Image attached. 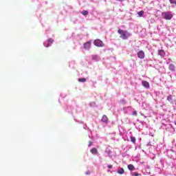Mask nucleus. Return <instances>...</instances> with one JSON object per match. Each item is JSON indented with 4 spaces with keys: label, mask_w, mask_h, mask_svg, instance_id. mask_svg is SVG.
Listing matches in <instances>:
<instances>
[{
    "label": "nucleus",
    "mask_w": 176,
    "mask_h": 176,
    "mask_svg": "<svg viewBox=\"0 0 176 176\" xmlns=\"http://www.w3.org/2000/svg\"><path fill=\"white\" fill-rule=\"evenodd\" d=\"M118 32L120 34V38H121V39H127V34H129V32H127V30L119 29L118 30Z\"/></svg>",
    "instance_id": "1"
},
{
    "label": "nucleus",
    "mask_w": 176,
    "mask_h": 176,
    "mask_svg": "<svg viewBox=\"0 0 176 176\" xmlns=\"http://www.w3.org/2000/svg\"><path fill=\"white\" fill-rule=\"evenodd\" d=\"M94 45L98 47H104V43L100 39L95 40L94 41Z\"/></svg>",
    "instance_id": "2"
},
{
    "label": "nucleus",
    "mask_w": 176,
    "mask_h": 176,
    "mask_svg": "<svg viewBox=\"0 0 176 176\" xmlns=\"http://www.w3.org/2000/svg\"><path fill=\"white\" fill-rule=\"evenodd\" d=\"M165 20H171L173 19V14L168 12H164L162 14Z\"/></svg>",
    "instance_id": "3"
},
{
    "label": "nucleus",
    "mask_w": 176,
    "mask_h": 176,
    "mask_svg": "<svg viewBox=\"0 0 176 176\" xmlns=\"http://www.w3.org/2000/svg\"><path fill=\"white\" fill-rule=\"evenodd\" d=\"M91 47V42L87 41L85 43H84V49L85 50H89Z\"/></svg>",
    "instance_id": "4"
},
{
    "label": "nucleus",
    "mask_w": 176,
    "mask_h": 176,
    "mask_svg": "<svg viewBox=\"0 0 176 176\" xmlns=\"http://www.w3.org/2000/svg\"><path fill=\"white\" fill-rule=\"evenodd\" d=\"M138 58H145V52L144 51H140L138 52Z\"/></svg>",
    "instance_id": "5"
},
{
    "label": "nucleus",
    "mask_w": 176,
    "mask_h": 176,
    "mask_svg": "<svg viewBox=\"0 0 176 176\" xmlns=\"http://www.w3.org/2000/svg\"><path fill=\"white\" fill-rule=\"evenodd\" d=\"M142 86H144L146 89H148V87H149V82H148L147 81H142Z\"/></svg>",
    "instance_id": "6"
},
{
    "label": "nucleus",
    "mask_w": 176,
    "mask_h": 176,
    "mask_svg": "<svg viewBox=\"0 0 176 176\" xmlns=\"http://www.w3.org/2000/svg\"><path fill=\"white\" fill-rule=\"evenodd\" d=\"M102 122H103V123H108V117L105 115H104L102 117Z\"/></svg>",
    "instance_id": "7"
},
{
    "label": "nucleus",
    "mask_w": 176,
    "mask_h": 176,
    "mask_svg": "<svg viewBox=\"0 0 176 176\" xmlns=\"http://www.w3.org/2000/svg\"><path fill=\"white\" fill-rule=\"evenodd\" d=\"M91 153H92V155H97V153H98V151L97 148L94 147L91 149Z\"/></svg>",
    "instance_id": "8"
},
{
    "label": "nucleus",
    "mask_w": 176,
    "mask_h": 176,
    "mask_svg": "<svg viewBox=\"0 0 176 176\" xmlns=\"http://www.w3.org/2000/svg\"><path fill=\"white\" fill-rule=\"evenodd\" d=\"M128 169L130 170V171H134L135 170V167H134V165L131 164L128 165Z\"/></svg>",
    "instance_id": "9"
},
{
    "label": "nucleus",
    "mask_w": 176,
    "mask_h": 176,
    "mask_svg": "<svg viewBox=\"0 0 176 176\" xmlns=\"http://www.w3.org/2000/svg\"><path fill=\"white\" fill-rule=\"evenodd\" d=\"M158 54L159 56H161V57H163L166 54V52H164V50H158Z\"/></svg>",
    "instance_id": "10"
},
{
    "label": "nucleus",
    "mask_w": 176,
    "mask_h": 176,
    "mask_svg": "<svg viewBox=\"0 0 176 176\" xmlns=\"http://www.w3.org/2000/svg\"><path fill=\"white\" fill-rule=\"evenodd\" d=\"M167 100L168 101H169V102H171V104L174 103V100H173V96H168Z\"/></svg>",
    "instance_id": "11"
},
{
    "label": "nucleus",
    "mask_w": 176,
    "mask_h": 176,
    "mask_svg": "<svg viewBox=\"0 0 176 176\" xmlns=\"http://www.w3.org/2000/svg\"><path fill=\"white\" fill-rule=\"evenodd\" d=\"M118 174H124V169L123 168H120L118 170Z\"/></svg>",
    "instance_id": "12"
},
{
    "label": "nucleus",
    "mask_w": 176,
    "mask_h": 176,
    "mask_svg": "<svg viewBox=\"0 0 176 176\" xmlns=\"http://www.w3.org/2000/svg\"><path fill=\"white\" fill-rule=\"evenodd\" d=\"M169 69L170 71H175V66H174L173 64H170L169 65Z\"/></svg>",
    "instance_id": "13"
},
{
    "label": "nucleus",
    "mask_w": 176,
    "mask_h": 176,
    "mask_svg": "<svg viewBox=\"0 0 176 176\" xmlns=\"http://www.w3.org/2000/svg\"><path fill=\"white\" fill-rule=\"evenodd\" d=\"M81 14H83V16H87V14H89V12L86 10H82Z\"/></svg>",
    "instance_id": "14"
},
{
    "label": "nucleus",
    "mask_w": 176,
    "mask_h": 176,
    "mask_svg": "<svg viewBox=\"0 0 176 176\" xmlns=\"http://www.w3.org/2000/svg\"><path fill=\"white\" fill-rule=\"evenodd\" d=\"M138 16H140V17H142V16H144V11L141 10L140 12H138Z\"/></svg>",
    "instance_id": "15"
},
{
    "label": "nucleus",
    "mask_w": 176,
    "mask_h": 176,
    "mask_svg": "<svg viewBox=\"0 0 176 176\" xmlns=\"http://www.w3.org/2000/svg\"><path fill=\"white\" fill-rule=\"evenodd\" d=\"M78 82H81L82 83H85V82H86V78H78Z\"/></svg>",
    "instance_id": "16"
},
{
    "label": "nucleus",
    "mask_w": 176,
    "mask_h": 176,
    "mask_svg": "<svg viewBox=\"0 0 176 176\" xmlns=\"http://www.w3.org/2000/svg\"><path fill=\"white\" fill-rule=\"evenodd\" d=\"M131 141L133 142V144H135V138L134 136H131Z\"/></svg>",
    "instance_id": "17"
},
{
    "label": "nucleus",
    "mask_w": 176,
    "mask_h": 176,
    "mask_svg": "<svg viewBox=\"0 0 176 176\" xmlns=\"http://www.w3.org/2000/svg\"><path fill=\"white\" fill-rule=\"evenodd\" d=\"M170 3H174L176 5V1L175 0H169Z\"/></svg>",
    "instance_id": "18"
},
{
    "label": "nucleus",
    "mask_w": 176,
    "mask_h": 176,
    "mask_svg": "<svg viewBox=\"0 0 176 176\" xmlns=\"http://www.w3.org/2000/svg\"><path fill=\"white\" fill-rule=\"evenodd\" d=\"M48 42H50V43H53V42H54V40H53V38H49Z\"/></svg>",
    "instance_id": "19"
},
{
    "label": "nucleus",
    "mask_w": 176,
    "mask_h": 176,
    "mask_svg": "<svg viewBox=\"0 0 176 176\" xmlns=\"http://www.w3.org/2000/svg\"><path fill=\"white\" fill-rule=\"evenodd\" d=\"M137 115H138V113H137V111H135L133 112V116H137Z\"/></svg>",
    "instance_id": "20"
},
{
    "label": "nucleus",
    "mask_w": 176,
    "mask_h": 176,
    "mask_svg": "<svg viewBox=\"0 0 176 176\" xmlns=\"http://www.w3.org/2000/svg\"><path fill=\"white\" fill-rule=\"evenodd\" d=\"M133 175H135V176H140V174L138 173H137V172H135L133 173Z\"/></svg>",
    "instance_id": "21"
},
{
    "label": "nucleus",
    "mask_w": 176,
    "mask_h": 176,
    "mask_svg": "<svg viewBox=\"0 0 176 176\" xmlns=\"http://www.w3.org/2000/svg\"><path fill=\"white\" fill-rule=\"evenodd\" d=\"M44 46H45V47H49V46H50V44L47 43V45L44 43Z\"/></svg>",
    "instance_id": "22"
},
{
    "label": "nucleus",
    "mask_w": 176,
    "mask_h": 176,
    "mask_svg": "<svg viewBox=\"0 0 176 176\" xmlns=\"http://www.w3.org/2000/svg\"><path fill=\"white\" fill-rule=\"evenodd\" d=\"M93 144V142H89V144L88 146H91V144Z\"/></svg>",
    "instance_id": "23"
},
{
    "label": "nucleus",
    "mask_w": 176,
    "mask_h": 176,
    "mask_svg": "<svg viewBox=\"0 0 176 176\" xmlns=\"http://www.w3.org/2000/svg\"><path fill=\"white\" fill-rule=\"evenodd\" d=\"M107 167L108 168H112V165H108Z\"/></svg>",
    "instance_id": "24"
},
{
    "label": "nucleus",
    "mask_w": 176,
    "mask_h": 176,
    "mask_svg": "<svg viewBox=\"0 0 176 176\" xmlns=\"http://www.w3.org/2000/svg\"><path fill=\"white\" fill-rule=\"evenodd\" d=\"M175 125H176V123H175Z\"/></svg>",
    "instance_id": "25"
}]
</instances>
